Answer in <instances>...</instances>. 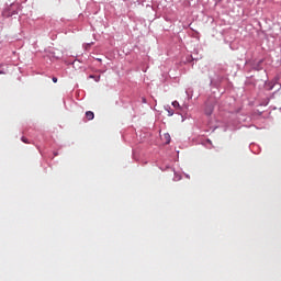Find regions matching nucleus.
<instances>
[{
	"label": "nucleus",
	"mask_w": 281,
	"mask_h": 281,
	"mask_svg": "<svg viewBox=\"0 0 281 281\" xmlns=\"http://www.w3.org/2000/svg\"><path fill=\"white\" fill-rule=\"evenodd\" d=\"M214 112V105H206L204 113L205 115H211Z\"/></svg>",
	"instance_id": "nucleus-1"
},
{
	"label": "nucleus",
	"mask_w": 281,
	"mask_h": 281,
	"mask_svg": "<svg viewBox=\"0 0 281 281\" xmlns=\"http://www.w3.org/2000/svg\"><path fill=\"white\" fill-rule=\"evenodd\" d=\"M86 117H87V120L91 121V120H93V117H95V114L91 111H87Z\"/></svg>",
	"instance_id": "nucleus-2"
},
{
	"label": "nucleus",
	"mask_w": 281,
	"mask_h": 281,
	"mask_svg": "<svg viewBox=\"0 0 281 281\" xmlns=\"http://www.w3.org/2000/svg\"><path fill=\"white\" fill-rule=\"evenodd\" d=\"M164 139H165V144H169L170 143V134H168V133L164 134Z\"/></svg>",
	"instance_id": "nucleus-3"
},
{
	"label": "nucleus",
	"mask_w": 281,
	"mask_h": 281,
	"mask_svg": "<svg viewBox=\"0 0 281 281\" xmlns=\"http://www.w3.org/2000/svg\"><path fill=\"white\" fill-rule=\"evenodd\" d=\"M89 78H92L95 82H100V76L95 77L93 75H90Z\"/></svg>",
	"instance_id": "nucleus-4"
},
{
	"label": "nucleus",
	"mask_w": 281,
	"mask_h": 281,
	"mask_svg": "<svg viewBox=\"0 0 281 281\" xmlns=\"http://www.w3.org/2000/svg\"><path fill=\"white\" fill-rule=\"evenodd\" d=\"M172 106H173L175 109H179L181 105H179L178 101H173V102H172Z\"/></svg>",
	"instance_id": "nucleus-5"
},
{
	"label": "nucleus",
	"mask_w": 281,
	"mask_h": 281,
	"mask_svg": "<svg viewBox=\"0 0 281 281\" xmlns=\"http://www.w3.org/2000/svg\"><path fill=\"white\" fill-rule=\"evenodd\" d=\"M12 14H14V13H8L7 11L3 12L4 16H12Z\"/></svg>",
	"instance_id": "nucleus-6"
},
{
	"label": "nucleus",
	"mask_w": 281,
	"mask_h": 281,
	"mask_svg": "<svg viewBox=\"0 0 281 281\" xmlns=\"http://www.w3.org/2000/svg\"><path fill=\"white\" fill-rule=\"evenodd\" d=\"M53 82H58V78H56V77H53Z\"/></svg>",
	"instance_id": "nucleus-7"
},
{
	"label": "nucleus",
	"mask_w": 281,
	"mask_h": 281,
	"mask_svg": "<svg viewBox=\"0 0 281 281\" xmlns=\"http://www.w3.org/2000/svg\"><path fill=\"white\" fill-rule=\"evenodd\" d=\"M22 142H24V144H27V138L22 137Z\"/></svg>",
	"instance_id": "nucleus-8"
},
{
	"label": "nucleus",
	"mask_w": 281,
	"mask_h": 281,
	"mask_svg": "<svg viewBox=\"0 0 281 281\" xmlns=\"http://www.w3.org/2000/svg\"><path fill=\"white\" fill-rule=\"evenodd\" d=\"M142 100H143L144 104H146V98H143Z\"/></svg>",
	"instance_id": "nucleus-9"
},
{
	"label": "nucleus",
	"mask_w": 281,
	"mask_h": 281,
	"mask_svg": "<svg viewBox=\"0 0 281 281\" xmlns=\"http://www.w3.org/2000/svg\"><path fill=\"white\" fill-rule=\"evenodd\" d=\"M54 156H55V157H58V153H54Z\"/></svg>",
	"instance_id": "nucleus-10"
},
{
	"label": "nucleus",
	"mask_w": 281,
	"mask_h": 281,
	"mask_svg": "<svg viewBox=\"0 0 281 281\" xmlns=\"http://www.w3.org/2000/svg\"><path fill=\"white\" fill-rule=\"evenodd\" d=\"M207 142H209L210 144H212V140H211V139H209Z\"/></svg>",
	"instance_id": "nucleus-11"
},
{
	"label": "nucleus",
	"mask_w": 281,
	"mask_h": 281,
	"mask_svg": "<svg viewBox=\"0 0 281 281\" xmlns=\"http://www.w3.org/2000/svg\"><path fill=\"white\" fill-rule=\"evenodd\" d=\"M0 74H4L3 71H0Z\"/></svg>",
	"instance_id": "nucleus-12"
}]
</instances>
